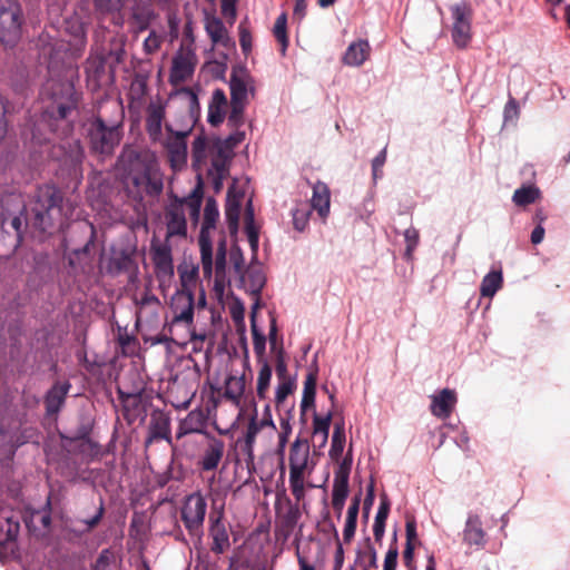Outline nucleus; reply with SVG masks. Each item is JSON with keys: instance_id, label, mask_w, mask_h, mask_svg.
<instances>
[{"instance_id": "nucleus-38", "label": "nucleus", "mask_w": 570, "mask_h": 570, "mask_svg": "<svg viewBox=\"0 0 570 570\" xmlns=\"http://www.w3.org/2000/svg\"><path fill=\"white\" fill-rule=\"evenodd\" d=\"M240 214V198L232 196V189L228 190L225 206V217L228 228L232 232L237 230Z\"/></svg>"}, {"instance_id": "nucleus-18", "label": "nucleus", "mask_w": 570, "mask_h": 570, "mask_svg": "<svg viewBox=\"0 0 570 570\" xmlns=\"http://www.w3.org/2000/svg\"><path fill=\"white\" fill-rule=\"evenodd\" d=\"M150 254L157 276L171 277L174 275V264L169 240L166 238L160 243L153 239L150 244Z\"/></svg>"}, {"instance_id": "nucleus-54", "label": "nucleus", "mask_w": 570, "mask_h": 570, "mask_svg": "<svg viewBox=\"0 0 570 570\" xmlns=\"http://www.w3.org/2000/svg\"><path fill=\"white\" fill-rule=\"evenodd\" d=\"M226 253H227L226 243H225V240H222L217 246L216 258H215V269H216L217 276L223 275L225 273Z\"/></svg>"}, {"instance_id": "nucleus-35", "label": "nucleus", "mask_w": 570, "mask_h": 570, "mask_svg": "<svg viewBox=\"0 0 570 570\" xmlns=\"http://www.w3.org/2000/svg\"><path fill=\"white\" fill-rule=\"evenodd\" d=\"M317 372H309L304 382L303 397L301 402V415L304 417L308 407H313L316 394Z\"/></svg>"}, {"instance_id": "nucleus-12", "label": "nucleus", "mask_w": 570, "mask_h": 570, "mask_svg": "<svg viewBox=\"0 0 570 570\" xmlns=\"http://www.w3.org/2000/svg\"><path fill=\"white\" fill-rule=\"evenodd\" d=\"M450 10L453 18V42L459 48H465L471 40V21L473 16L471 4L462 1L451 6Z\"/></svg>"}, {"instance_id": "nucleus-26", "label": "nucleus", "mask_w": 570, "mask_h": 570, "mask_svg": "<svg viewBox=\"0 0 570 570\" xmlns=\"http://www.w3.org/2000/svg\"><path fill=\"white\" fill-rule=\"evenodd\" d=\"M60 149L63 151L62 161L68 167L69 171L73 174L80 171L85 158L80 140L73 139L66 141L60 146Z\"/></svg>"}, {"instance_id": "nucleus-30", "label": "nucleus", "mask_w": 570, "mask_h": 570, "mask_svg": "<svg viewBox=\"0 0 570 570\" xmlns=\"http://www.w3.org/2000/svg\"><path fill=\"white\" fill-rule=\"evenodd\" d=\"M225 451L224 441L220 439L213 438L207 448L205 449L199 465L204 471L215 470L223 459Z\"/></svg>"}, {"instance_id": "nucleus-10", "label": "nucleus", "mask_w": 570, "mask_h": 570, "mask_svg": "<svg viewBox=\"0 0 570 570\" xmlns=\"http://www.w3.org/2000/svg\"><path fill=\"white\" fill-rule=\"evenodd\" d=\"M206 511V500L199 492L186 497L180 509V519L190 535L197 538L203 535Z\"/></svg>"}, {"instance_id": "nucleus-49", "label": "nucleus", "mask_w": 570, "mask_h": 570, "mask_svg": "<svg viewBox=\"0 0 570 570\" xmlns=\"http://www.w3.org/2000/svg\"><path fill=\"white\" fill-rule=\"evenodd\" d=\"M116 556L110 549H104L96 559L92 570H112Z\"/></svg>"}, {"instance_id": "nucleus-31", "label": "nucleus", "mask_w": 570, "mask_h": 570, "mask_svg": "<svg viewBox=\"0 0 570 570\" xmlns=\"http://www.w3.org/2000/svg\"><path fill=\"white\" fill-rule=\"evenodd\" d=\"M228 101L223 89H215L212 96V100L208 106L207 120L213 127H217L223 124L226 116V108Z\"/></svg>"}, {"instance_id": "nucleus-13", "label": "nucleus", "mask_w": 570, "mask_h": 570, "mask_svg": "<svg viewBox=\"0 0 570 570\" xmlns=\"http://www.w3.org/2000/svg\"><path fill=\"white\" fill-rule=\"evenodd\" d=\"M173 320L169 324V332L177 324H184L188 330L194 324L195 298L193 291L178 289L171 297L170 305Z\"/></svg>"}, {"instance_id": "nucleus-61", "label": "nucleus", "mask_w": 570, "mask_h": 570, "mask_svg": "<svg viewBox=\"0 0 570 570\" xmlns=\"http://www.w3.org/2000/svg\"><path fill=\"white\" fill-rule=\"evenodd\" d=\"M380 507L375 517V521L386 522L390 513L391 502L386 493H382Z\"/></svg>"}, {"instance_id": "nucleus-64", "label": "nucleus", "mask_w": 570, "mask_h": 570, "mask_svg": "<svg viewBox=\"0 0 570 570\" xmlns=\"http://www.w3.org/2000/svg\"><path fill=\"white\" fill-rule=\"evenodd\" d=\"M202 417H203L202 412H198V411L189 412V414L187 415V417L185 420V424L187 425V430L189 432H198L199 431L198 425L202 424Z\"/></svg>"}, {"instance_id": "nucleus-2", "label": "nucleus", "mask_w": 570, "mask_h": 570, "mask_svg": "<svg viewBox=\"0 0 570 570\" xmlns=\"http://www.w3.org/2000/svg\"><path fill=\"white\" fill-rule=\"evenodd\" d=\"M79 95L71 85H63L61 95H53L51 102L46 107L40 120L35 124L31 131V140L36 145L42 146L50 141L43 128H48L51 134L59 137L67 136L72 130V124L68 118L77 110Z\"/></svg>"}, {"instance_id": "nucleus-14", "label": "nucleus", "mask_w": 570, "mask_h": 570, "mask_svg": "<svg viewBox=\"0 0 570 570\" xmlns=\"http://www.w3.org/2000/svg\"><path fill=\"white\" fill-rule=\"evenodd\" d=\"M224 515V505L220 508L214 507L209 514L208 535L212 539L210 551L217 556L227 552L232 546Z\"/></svg>"}, {"instance_id": "nucleus-42", "label": "nucleus", "mask_w": 570, "mask_h": 570, "mask_svg": "<svg viewBox=\"0 0 570 570\" xmlns=\"http://www.w3.org/2000/svg\"><path fill=\"white\" fill-rule=\"evenodd\" d=\"M250 331L253 335V347L256 356L258 357V361H265V348H266V337L265 335L258 330L255 321V312L253 311L250 314Z\"/></svg>"}, {"instance_id": "nucleus-19", "label": "nucleus", "mask_w": 570, "mask_h": 570, "mask_svg": "<svg viewBox=\"0 0 570 570\" xmlns=\"http://www.w3.org/2000/svg\"><path fill=\"white\" fill-rule=\"evenodd\" d=\"M129 3L130 0H92L96 14L100 18H109L110 22L119 28L125 24V10Z\"/></svg>"}, {"instance_id": "nucleus-5", "label": "nucleus", "mask_w": 570, "mask_h": 570, "mask_svg": "<svg viewBox=\"0 0 570 570\" xmlns=\"http://www.w3.org/2000/svg\"><path fill=\"white\" fill-rule=\"evenodd\" d=\"M289 485L296 501L305 497V474H311L313 465L309 466V444L306 439L297 438L289 449Z\"/></svg>"}, {"instance_id": "nucleus-53", "label": "nucleus", "mask_w": 570, "mask_h": 570, "mask_svg": "<svg viewBox=\"0 0 570 570\" xmlns=\"http://www.w3.org/2000/svg\"><path fill=\"white\" fill-rule=\"evenodd\" d=\"M163 43V37L155 30H151L144 41V50L147 55L157 52Z\"/></svg>"}, {"instance_id": "nucleus-4", "label": "nucleus", "mask_w": 570, "mask_h": 570, "mask_svg": "<svg viewBox=\"0 0 570 570\" xmlns=\"http://www.w3.org/2000/svg\"><path fill=\"white\" fill-rule=\"evenodd\" d=\"M253 78L246 68H234L230 73V111L227 117V125L230 128H239L244 124V111L247 105L248 89H253Z\"/></svg>"}, {"instance_id": "nucleus-63", "label": "nucleus", "mask_w": 570, "mask_h": 570, "mask_svg": "<svg viewBox=\"0 0 570 570\" xmlns=\"http://www.w3.org/2000/svg\"><path fill=\"white\" fill-rule=\"evenodd\" d=\"M399 550L396 546H391L385 554L383 570H395L397 564Z\"/></svg>"}, {"instance_id": "nucleus-28", "label": "nucleus", "mask_w": 570, "mask_h": 570, "mask_svg": "<svg viewBox=\"0 0 570 570\" xmlns=\"http://www.w3.org/2000/svg\"><path fill=\"white\" fill-rule=\"evenodd\" d=\"M170 134L166 144L167 150L170 155L171 161L184 163L187 157V142L186 138L190 130L174 131L169 126H166Z\"/></svg>"}, {"instance_id": "nucleus-44", "label": "nucleus", "mask_w": 570, "mask_h": 570, "mask_svg": "<svg viewBox=\"0 0 570 570\" xmlns=\"http://www.w3.org/2000/svg\"><path fill=\"white\" fill-rule=\"evenodd\" d=\"M538 195L539 190L533 186L521 187L514 191L512 200L518 206H527L534 203Z\"/></svg>"}, {"instance_id": "nucleus-32", "label": "nucleus", "mask_w": 570, "mask_h": 570, "mask_svg": "<svg viewBox=\"0 0 570 570\" xmlns=\"http://www.w3.org/2000/svg\"><path fill=\"white\" fill-rule=\"evenodd\" d=\"M371 47L366 40H357L352 42L344 56L343 62L347 66L358 67L362 66L370 57Z\"/></svg>"}, {"instance_id": "nucleus-45", "label": "nucleus", "mask_w": 570, "mask_h": 570, "mask_svg": "<svg viewBox=\"0 0 570 570\" xmlns=\"http://www.w3.org/2000/svg\"><path fill=\"white\" fill-rule=\"evenodd\" d=\"M262 425L258 424L257 413L250 417L246 433H245V451L250 455L257 434L262 430Z\"/></svg>"}, {"instance_id": "nucleus-36", "label": "nucleus", "mask_w": 570, "mask_h": 570, "mask_svg": "<svg viewBox=\"0 0 570 570\" xmlns=\"http://www.w3.org/2000/svg\"><path fill=\"white\" fill-rule=\"evenodd\" d=\"M503 276L501 271H491L488 273L480 285V293L483 297H493L502 287Z\"/></svg>"}, {"instance_id": "nucleus-3", "label": "nucleus", "mask_w": 570, "mask_h": 570, "mask_svg": "<svg viewBox=\"0 0 570 570\" xmlns=\"http://www.w3.org/2000/svg\"><path fill=\"white\" fill-rule=\"evenodd\" d=\"M110 107L114 118H108L105 114H97L89 121L87 129L90 151L102 159L115 153L122 138L125 120L122 104H112Z\"/></svg>"}, {"instance_id": "nucleus-33", "label": "nucleus", "mask_w": 570, "mask_h": 570, "mask_svg": "<svg viewBox=\"0 0 570 570\" xmlns=\"http://www.w3.org/2000/svg\"><path fill=\"white\" fill-rule=\"evenodd\" d=\"M311 204L313 209H315L322 218L327 217L330 213L331 193L325 183L317 181L313 185Z\"/></svg>"}, {"instance_id": "nucleus-40", "label": "nucleus", "mask_w": 570, "mask_h": 570, "mask_svg": "<svg viewBox=\"0 0 570 570\" xmlns=\"http://www.w3.org/2000/svg\"><path fill=\"white\" fill-rule=\"evenodd\" d=\"M332 422V411H330L324 417L314 414L313 419V434L315 438L321 436L320 446L325 445L328 438L330 425Z\"/></svg>"}, {"instance_id": "nucleus-43", "label": "nucleus", "mask_w": 570, "mask_h": 570, "mask_svg": "<svg viewBox=\"0 0 570 570\" xmlns=\"http://www.w3.org/2000/svg\"><path fill=\"white\" fill-rule=\"evenodd\" d=\"M272 379V367L266 361H262V366L257 377V396L262 400L266 397Z\"/></svg>"}, {"instance_id": "nucleus-11", "label": "nucleus", "mask_w": 570, "mask_h": 570, "mask_svg": "<svg viewBox=\"0 0 570 570\" xmlns=\"http://www.w3.org/2000/svg\"><path fill=\"white\" fill-rule=\"evenodd\" d=\"M232 159L233 150L218 137L199 135L193 142L191 158L194 167H200L207 157Z\"/></svg>"}, {"instance_id": "nucleus-62", "label": "nucleus", "mask_w": 570, "mask_h": 570, "mask_svg": "<svg viewBox=\"0 0 570 570\" xmlns=\"http://www.w3.org/2000/svg\"><path fill=\"white\" fill-rule=\"evenodd\" d=\"M245 232L247 234L249 245H250L252 249L255 252L258 247V238H259L258 229L255 226V222H253V223L245 222Z\"/></svg>"}, {"instance_id": "nucleus-46", "label": "nucleus", "mask_w": 570, "mask_h": 570, "mask_svg": "<svg viewBox=\"0 0 570 570\" xmlns=\"http://www.w3.org/2000/svg\"><path fill=\"white\" fill-rule=\"evenodd\" d=\"M296 389L295 379H286L285 381H278V385L275 394L276 407L279 409L285 402L286 397L292 394Z\"/></svg>"}, {"instance_id": "nucleus-23", "label": "nucleus", "mask_w": 570, "mask_h": 570, "mask_svg": "<svg viewBox=\"0 0 570 570\" xmlns=\"http://www.w3.org/2000/svg\"><path fill=\"white\" fill-rule=\"evenodd\" d=\"M136 306L137 325L142 323L151 324L157 321L160 309V301L149 291H146L140 299H136Z\"/></svg>"}, {"instance_id": "nucleus-16", "label": "nucleus", "mask_w": 570, "mask_h": 570, "mask_svg": "<svg viewBox=\"0 0 570 570\" xmlns=\"http://www.w3.org/2000/svg\"><path fill=\"white\" fill-rule=\"evenodd\" d=\"M142 392V386H136L130 390H126L122 385L117 387V393L122 404L124 417L129 424L134 423L139 416L145 415L146 411L141 400Z\"/></svg>"}, {"instance_id": "nucleus-39", "label": "nucleus", "mask_w": 570, "mask_h": 570, "mask_svg": "<svg viewBox=\"0 0 570 570\" xmlns=\"http://www.w3.org/2000/svg\"><path fill=\"white\" fill-rule=\"evenodd\" d=\"M273 36L279 43V52L284 57L288 47L287 14L285 12L277 17L273 27Z\"/></svg>"}, {"instance_id": "nucleus-20", "label": "nucleus", "mask_w": 570, "mask_h": 570, "mask_svg": "<svg viewBox=\"0 0 570 570\" xmlns=\"http://www.w3.org/2000/svg\"><path fill=\"white\" fill-rule=\"evenodd\" d=\"M138 266L135 259V253L127 249H114L107 263V273L117 276L120 274L135 275Z\"/></svg>"}, {"instance_id": "nucleus-50", "label": "nucleus", "mask_w": 570, "mask_h": 570, "mask_svg": "<svg viewBox=\"0 0 570 570\" xmlns=\"http://www.w3.org/2000/svg\"><path fill=\"white\" fill-rule=\"evenodd\" d=\"M294 406H292L288 411H287V415L286 416H281L279 419V423H281V429H282V432L279 433L278 435V449L279 451H284V448L288 441V436L289 434L292 433V426H291V419H292V411H293Z\"/></svg>"}, {"instance_id": "nucleus-25", "label": "nucleus", "mask_w": 570, "mask_h": 570, "mask_svg": "<svg viewBox=\"0 0 570 570\" xmlns=\"http://www.w3.org/2000/svg\"><path fill=\"white\" fill-rule=\"evenodd\" d=\"M431 402V412L434 416L439 419H448L456 403V394L454 391L450 389H443L439 392V394L433 395Z\"/></svg>"}, {"instance_id": "nucleus-27", "label": "nucleus", "mask_w": 570, "mask_h": 570, "mask_svg": "<svg viewBox=\"0 0 570 570\" xmlns=\"http://www.w3.org/2000/svg\"><path fill=\"white\" fill-rule=\"evenodd\" d=\"M71 387L69 382H56L45 396L47 414H57L65 404L68 392Z\"/></svg>"}, {"instance_id": "nucleus-21", "label": "nucleus", "mask_w": 570, "mask_h": 570, "mask_svg": "<svg viewBox=\"0 0 570 570\" xmlns=\"http://www.w3.org/2000/svg\"><path fill=\"white\" fill-rule=\"evenodd\" d=\"M170 417L163 410L155 409L150 413V421L148 426V438L146 440V446L151 444L156 440L170 441Z\"/></svg>"}, {"instance_id": "nucleus-24", "label": "nucleus", "mask_w": 570, "mask_h": 570, "mask_svg": "<svg viewBox=\"0 0 570 570\" xmlns=\"http://www.w3.org/2000/svg\"><path fill=\"white\" fill-rule=\"evenodd\" d=\"M164 119L165 106L160 99L150 101L146 109V131L150 139L158 140L160 138Z\"/></svg>"}, {"instance_id": "nucleus-55", "label": "nucleus", "mask_w": 570, "mask_h": 570, "mask_svg": "<svg viewBox=\"0 0 570 570\" xmlns=\"http://www.w3.org/2000/svg\"><path fill=\"white\" fill-rule=\"evenodd\" d=\"M104 513H105V507H104L102 500H100V504L97 510V513L92 518L81 521V523L85 525V528L79 531V534L90 532L92 529H95L100 523V521L104 517Z\"/></svg>"}, {"instance_id": "nucleus-52", "label": "nucleus", "mask_w": 570, "mask_h": 570, "mask_svg": "<svg viewBox=\"0 0 570 570\" xmlns=\"http://www.w3.org/2000/svg\"><path fill=\"white\" fill-rule=\"evenodd\" d=\"M275 371H276L278 381H285L286 379H293L289 375L288 370H287V364L285 361V353H284L283 347H281L277 351Z\"/></svg>"}, {"instance_id": "nucleus-37", "label": "nucleus", "mask_w": 570, "mask_h": 570, "mask_svg": "<svg viewBox=\"0 0 570 570\" xmlns=\"http://www.w3.org/2000/svg\"><path fill=\"white\" fill-rule=\"evenodd\" d=\"M463 539L470 546H482L484 543V532L479 518L475 517L468 520Z\"/></svg>"}, {"instance_id": "nucleus-41", "label": "nucleus", "mask_w": 570, "mask_h": 570, "mask_svg": "<svg viewBox=\"0 0 570 570\" xmlns=\"http://www.w3.org/2000/svg\"><path fill=\"white\" fill-rule=\"evenodd\" d=\"M345 429L344 423H336L332 435V444L330 455L334 460H338L343 453L345 445Z\"/></svg>"}, {"instance_id": "nucleus-6", "label": "nucleus", "mask_w": 570, "mask_h": 570, "mask_svg": "<svg viewBox=\"0 0 570 570\" xmlns=\"http://www.w3.org/2000/svg\"><path fill=\"white\" fill-rule=\"evenodd\" d=\"M62 202L61 193L52 185L39 186L33 196L31 213L32 224L41 232H47L53 226L52 210H60Z\"/></svg>"}, {"instance_id": "nucleus-47", "label": "nucleus", "mask_w": 570, "mask_h": 570, "mask_svg": "<svg viewBox=\"0 0 570 570\" xmlns=\"http://www.w3.org/2000/svg\"><path fill=\"white\" fill-rule=\"evenodd\" d=\"M238 35L242 51L245 56H247L253 49V36L248 27L247 19L240 21L238 26Z\"/></svg>"}, {"instance_id": "nucleus-34", "label": "nucleus", "mask_w": 570, "mask_h": 570, "mask_svg": "<svg viewBox=\"0 0 570 570\" xmlns=\"http://www.w3.org/2000/svg\"><path fill=\"white\" fill-rule=\"evenodd\" d=\"M246 382L245 376L229 375L225 382L224 397L230 401L234 405L239 406L242 396L245 393Z\"/></svg>"}, {"instance_id": "nucleus-60", "label": "nucleus", "mask_w": 570, "mask_h": 570, "mask_svg": "<svg viewBox=\"0 0 570 570\" xmlns=\"http://www.w3.org/2000/svg\"><path fill=\"white\" fill-rule=\"evenodd\" d=\"M222 14L233 23L236 19V0H220Z\"/></svg>"}, {"instance_id": "nucleus-58", "label": "nucleus", "mask_w": 570, "mask_h": 570, "mask_svg": "<svg viewBox=\"0 0 570 570\" xmlns=\"http://www.w3.org/2000/svg\"><path fill=\"white\" fill-rule=\"evenodd\" d=\"M179 278H180V289L191 291L190 286L196 284L197 279V269L193 268L190 271H180L179 269Z\"/></svg>"}, {"instance_id": "nucleus-48", "label": "nucleus", "mask_w": 570, "mask_h": 570, "mask_svg": "<svg viewBox=\"0 0 570 570\" xmlns=\"http://www.w3.org/2000/svg\"><path fill=\"white\" fill-rule=\"evenodd\" d=\"M78 450L80 454L90 460L98 459L102 454L100 445L89 438L81 440Z\"/></svg>"}, {"instance_id": "nucleus-22", "label": "nucleus", "mask_w": 570, "mask_h": 570, "mask_svg": "<svg viewBox=\"0 0 570 570\" xmlns=\"http://www.w3.org/2000/svg\"><path fill=\"white\" fill-rule=\"evenodd\" d=\"M20 530V512L0 507V546L16 541Z\"/></svg>"}, {"instance_id": "nucleus-29", "label": "nucleus", "mask_w": 570, "mask_h": 570, "mask_svg": "<svg viewBox=\"0 0 570 570\" xmlns=\"http://www.w3.org/2000/svg\"><path fill=\"white\" fill-rule=\"evenodd\" d=\"M205 30L213 45L223 46L227 49L234 46V41L228 36V31L219 18L207 17L205 20Z\"/></svg>"}, {"instance_id": "nucleus-15", "label": "nucleus", "mask_w": 570, "mask_h": 570, "mask_svg": "<svg viewBox=\"0 0 570 570\" xmlns=\"http://www.w3.org/2000/svg\"><path fill=\"white\" fill-rule=\"evenodd\" d=\"M197 57L194 48L181 45L178 52L173 58V65L169 73V82L178 86L190 78L195 71Z\"/></svg>"}, {"instance_id": "nucleus-57", "label": "nucleus", "mask_w": 570, "mask_h": 570, "mask_svg": "<svg viewBox=\"0 0 570 570\" xmlns=\"http://www.w3.org/2000/svg\"><path fill=\"white\" fill-rule=\"evenodd\" d=\"M386 161V147H384L377 156L372 160V176L373 179L376 180L382 177L383 171L382 168Z\"/></svg>"}, {"instance_id": "nucleus-9", "label": "nucleus", "mask_w": 570, "mask_h": 570, "mask_svg": "<svg viewBox=\"0 0 570 570\" xmlns=\"http://www.w3.org/2000/svg\"><path fill=\"white\" fill-rule=\"evenodd\" d=\"M22 9L17 0H0V41L14 46L21 36Z\"/></svg>"}, {"instance_id": "nucleus-56", "label": "nucleus", "mask_w": 570, "mask_h": 570, "mask_svg": "<svg viewBox=\"0 0 570 570\" xmlns=\"http://www.w3.org/2000/svg\"><path fill=\"white\" fill-rule=\"evenodd\" d=\"M230 159L212 158V168L219 180H224L229 171Z\"/></svg>"}, {"instance_id": "nucleus-17", "label": "nucleus", "mask_w": 570, "mask_h": 570, "mask_svg": "<svg viewBox=\"0 0 570 570\" xmlns=\"http://www.w3.org/2000/svg\"><path fill=\"white\" fill-rule=\"evenodd\" d=\"M128 22L135 32H142L149 29L151 22L157 18L151 1L130 0Z\"/></svg>"}, {"instance_id": "nucleus-7", "label": "nucleus", "mask_w": 570, "mask_h": 570, "mask_svg": "<svg viewBox=\"0 0 570 570\" xmlns=\"http://www.w3.org/2000/svg\"><path fill=\"white\" fill-rule=\"evenodd\" d=\"M203 198V191L200 185H198L191 193L188 199H177L171 203L165 212L166 225H167V240L173 236L185 237L187 235V222L184 212V203H187L193 214H198Z\"/></svg>"}, {"instance_id": "nucleus-1", "label": "nucleus", "mask_w": 570, "mask_h": 570, "mask_svg": "<svg viewBox=\"0 0 570 570\" xmlns=\"http://www.w3.org/2000/svg\"><path fill=\"white\" fill-rule=\"evenodd\" d=\"M120 180L136 212L145 209V198H156L164 189L163 174L155 158L126 146L117 160Z\"/></svg>"}, {"instance_id": "nucleus-59", "label": "nucleus", "mask_w": 570, "mask_h": 570, "mask_svg": "<svg viewBox=\"0 0 570 570\" xmlns=\"http://www.w3.org/2000/svg\"><path fill=\"white\" fill-rule=\"evenodd\" d=\"M348 495V481L344 478L341 480L334 479L332 498L346 500Z\"/></svg>"}, {"instance_id": "nucleus-8", "label": "nucleus", "mask_w": 570, "mask_h": 570, "mask_svg": "<svg viewBox=\"0 0 570 570\" xmlns=\"http://www.w3.org/2000/svg\"><path fill=\"white\" fill-rule=\"evenodd\" d=\"M219 217L218 206L214 198L209 197L206 200L204 208V219L199 234V248L202 267L205 276H210L213 272V245L209 232L216 226V222Z\"/></svg>"}, {"instance_id": "nucleus-51", "label": "nucleus", "mask_w": 570, "mask_h": 570, "mask_svg": "<svg viewBox=\"0 0 570 570\" xmlns=\"http://www.w3.org/2000/svg\"><path fill=\"white\" fill-rule=\"evenodd\" d=\"M404 239L406 243L405 256L407 258H411L414 249L417 247L419 242H420L419 230L414 227H410V228L405 229Z\"/></svg>"}]
</instances>
